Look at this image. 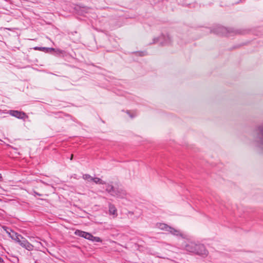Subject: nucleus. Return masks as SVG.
I'll return each instance as SVG.
<instances>
[{
  "label": "nucleus",
  "instance_id": "nucleus-1",
  "mask_svg": "<svg viewBox=\"0 0 263 263\" xmlns=\"http://www.w3.org/2000/svg\"><path fill=\"white\" fill-rule=\"evenodd\" d=\"M186 251L202 256H206L208 251L204 245L194 242H190L185 247Z\"/></svg>",
  "mask_w": 263,
  "mask_h": 263
},
{
  "label": "nucleus",
  "instance_id": "nucleus-2",
  "mask_svg": "<svg viewBox=\"0 0 263 263\" xmlns=\"http://www.w3.org/2000/svg\"><path fill=\"white\" fill-rule=\"evenodd\" d=\"M157 227L160 229L165 231L173 235L182 238L185 237L184 234L182 233L179 230L170 227L166 224L159 223L157 224Z\"/></svg>",
  "mask_w": 263,
  "mask_h": 263
},
{
  "label": "nucleus",
  "instance_id": "nucleus-3",
  "mask_svg": "<svg viewBox=\"0 0 263 263\" xmlns=\"http://www.w3.org/2000/svg\"><path fill=\"white\" fill-rule=\"evenodd\" d=\"M215 32L218 34L226 35L228 36H231L232 34L243 33L242 31L240 30L235 29L234 28H227L222 26L218 27Z\"/></svg>",
  "mask_w": 263,
  "mask_h": 263
},
{
  "label": "nucleus",
  "instance_id": "nucleus-4",
  "mask_svg": "<svg viewBox=\"0 0 263 263\" xmlns=\"http://www.w3.org/2000/svg\"><path fill=\"white\" fill-rule=\"evenodd\" d=\"M9 114L11 116L20 119H25L28 118V116H27L26 113L21 111L10 110L9 111Z\"/></svg>",
  "mask_w": 263,
  "mask_h": 263
},
{
  "label": "nucleus",
  "instance_id": "nucleus-5",
  "mask_svg": "<svg viewBox=\"0 0 263 263\" xmlns=\"http://www.w3.org/2000/svg\"><path fill=\"white\" fill-rule=\"evenodd\" d=\"M171 42V38L168 35L165 39V37L164 35H162L161 36L158 37H155L153 40V43H156L158 42H160V43L162 45H164L169 43Z\"/></svg>",
  "mask_w": 263,
  "mask_h": 263
},
{
  "label": "nucleus",
  "instance_id": "nucleus-6",
  "mask_svg": "<svg viewBox=\"0 0 263 263\" xmlns=\"http://www.w3.org/2000/svg\"><path fill=\"white\" fill-rule=\"evenodd\" d=\"M127 194L126 191L122 188H117L113 196L121 199L126 198Z\"/></svg>",
  "mask_w": 263,
  "mask_h": 263
},
{
  "label": "nucleus",
  "instance_id": "nucleus-7",
  "mask_svg": "<svg viewBox=\"0 0 263 263\" xmlns=\"http://www.w3.org/2000/svg\"><path fill=\"white\" fill-rule=\"evenodd\" d=\"M8 229L11 232V233L8 231H7L6 229H5V230L6 231V232L9 234V236L13 240H15L20 244V241H21L22 238H23V237L21 235L13 232L11 229Z\"/></svg>",
  "mask_w": 263,
  "mask_h": 263
},
{
  "label": "nucleus",
  "instance_id": "nucleus-8",
  "mask_svg": "<svg viewBox=\"0 0 263 263\" xmlns=\"http://www.w3.org/2000/svg\"><path fill=\"white\" fill-rule=\"evenodd\" d=\"M19 245L28 251H31L33 249V245L29 242L24 237L22 238L21 241H20Z\"/></svg>",
  "mask_w": 263,
  "mask_h": 263
},
{
  "label": "nucleus",
  "instance_id": "nucleus-9",
  "mask_svg": "<svg viewBox=\"0 0 263 263\" xmlns=\"http://www.w3.org/2000/svg\"><path fill=\"white\" fill-rule=\"evenodd\" d=\"M74 234L78 236L83 237L88 240H89L92 238L91 234L79 230H77L75 231Z\"/></svg>",
  "mask_w": 263,
  "mask_h": 263
},
{
  "label": "nucleus",
  "instance_id": "nucleus-10",
  "mask_svg": "<svg viewBox=\"0 0 263 263\" xmlns=\"http://www.w3.org/2000/svg\"><path fill=\"white\" fill-rule=\"evenodd\" d=\"M258 130V139L257 140L259 143L258 146L263 149V126H259Z\"/></svg>",
  "mask_w": 263,
  "mask_h": 263
},
{
  "label": "nucleus",
  "instance_id": "nucleus-11",
  "mask_svg": "<svg viewBox=\"0 0 263 263\" xmlns=\"http://www.w3.org/2000/svg\"><path fill=\"white\" fill-rule=\"evenodd\" d=\"M35 50H37L40 51H48L49 50L50 51H55L58 54H61L63 53V51L60 49H55L53 48H46V47H35L34 48Z\"/></svg>",
  "mask_w": 263,
  "mask_h": 263
},
{
  "label": "nucleus",
  "instance_id": "nucleus-12",
  "mask_svg": "<svg viewBox=\"0 0 263 263\" xmlns=\"http://www.w3.org/2000/svg\"><path fill=\"white\" fill-rule=\"evenodd\" d=\"M109 207V215H112L114 217H116L118 216L117 210L115 206L109 203L108 204Z\"/></svg>",
  "mask_w": 263,
  "mask_h": 263
},
{
  "label": "nucleus",
  "instance_id": "nucleus-13",
  "mask_svg": "<svg viewBox=\"0 0 263 263\" xmlns=\"http://www.w3.org/2000/svg\"><path fill=\"white\" fill-rule=\"evenodd\" d=\"M116 190V189H115L112 185L109 184L106 185V191L112 196L115 193Z\"/></svg>",
  "mask_w": 263,
  "mask_h": 263
},
{
  "label": "nucleus",
  "instance_id": "nucleus-14",
  "mask_svg": "<svg viewBox=\"0 0 263 263\" xmlns=\"http://www.w3.org/2000/svg\"><path fill=\"white\" fill-rule=\"evenodd\" d=\"M92 181H93L96 184H106L105 182L102 180L100 178L98 177H93Z\"/></svg>",
  "mask_w": 263,
  "mask_h": 263
},
{
  "label": "nucleus",
  "instance_id": "nucleus-15",
  "mask_svg": "<svg viewBox=\"0 0 263 263\" xmlns=\"http://www.w3.org/2000/svg\"><path fill=\"white\" fill-rule=\"evenodd\" d=\"M83 178L88 181H92L93 177L89 174H84L83 175Z\"/></svg>",
  "mask_w": 263,
  "mask_h": 263
},
{
  "label": "nucleus",
  "instance_id": "nucleus-16",
  "mask_svg": "<svg viewBox=\"0 0 263 263\" xmlns=\"http://www.w3.org/2000/svg\"><path fill=\"white\" fill-rule=\"evenodd\" d=\"M89 240H91L92 241H95V242H102V239L100 237L93 236L92 235V238L91 239H90Z\"/></svg>",
  "mask_w": 263,
  "mask_h": 263
},
{
  "label": "nucleus",
  "instance_id": "nucleus-17",
  "mask_svg": "<svg viewBox=\"0 0 263 263\" xmlns=\"http://www.w3.org/2000/svg\"><path fill=\"white\" fill-rule=\"evenodd\" d=\"M3 261V259L1 257H0V263H2Z\"/></svg>",
  "mask_w": 263,
  "mask_h": 263
},
{
  "label": "nucleus",
  "instance_id": "nucleus-18",
  "mask_svg": "<svg viewBox=\"0 0 263 263\" xmlns=\"http://www.w3.org/2000/svg\"><path fill=\"white\" fill-rule=\"evenodd\" d=\"M195 249L197 251V252H201L200 249H198V248H195Z\"/></svg>",
  "mask_w": 263,
  "mask_h": 263
},
{
  "label": "nucleus",
  "instance_id": "nucleus-19",
  "mask_svg": "<svg viewBox=\"0 0 263 263\" xmlns=\"http://www.w3.org/2000/svg\"><path fill=\"white\" fill-rule=\"evenodd\" d=\"M73 154H71V156H70V160H72V159H73Z\"/></svg>",
  "mask_w": 263,
  "mask_h": 263
},
{
  "label": "nucleus",
  "instance_id": "nucleus-20",
  "mask_svg": "<svg viewBox=\"0 0 263 263\" xmlns=\"http://www.w3.org/2000/svg\"><path fill=\"white\" fill-rule=\"evenodd\" d=\"M2 174H0V181L2 180Z\"/></svg>",
  "mask_w": 263,
  "mask_h": 263
},
{
  "label": "nucleus",
  "instance_id": "nucleus-21",
  "mask_svg": "<svg viewBox=\"0 0 263 263\" xmlns=\"http://www.w3.org/2000/svg\"><path fill=\"white\" fill-rule=\"evenodd\" d=\"M34 193H35V194H36V195H39V196H41V194H38V193H36V192H34Z\"/></svg>",
  "mask_w": 263,
  "mask_h": 263
}]
</instances>
